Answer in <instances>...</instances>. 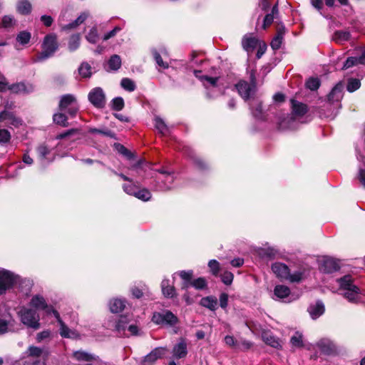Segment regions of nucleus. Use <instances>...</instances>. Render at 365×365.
<instances>
[{"instance_id": "obj_1", "label": "nucleus", "mask_w": 365, "mask_h": 365, "mask_svg": "<svg viewBox=\"0 0 365 365\" xmlns=\"http://www.w3.org/2000/svg\"><path fill=\"white\" fill-rule=\"evenodd\" d=\"M135 168L138 170V173L141 174V172L145 173V178H155V180L151 186L155 191L165 192L171 190L173 187V183L175 179L174 172L168 170L166 168H161L160 169L153 170V165L150 163L138 162Z\"/></svg>"}, {"instance_id": "obj_2", "label": "nucleus", "mask_w": 365, "mask_h": 365, "mask_svg": "<svg viewBox=\"0 0 365 365\" xmlns=\"http://www.w3.org/2000/svg\"><path fill=\"white\" fill-rule=\"evenodd\" d=\"M337 282L339 286V290L349 302L356 303L360 300V289L354 284L353 278L351 275H345L338 279Z\"/></svg>"}, {"instance_id": "obj_3", "label": "nucleus", "mask_w": 365, "mask_h": 365, "mask_svg": "<svg viewBox=\"0 0 365 365\" xmlns=\"http://www.w3.org/2000/svg\"><path fill=\"white\" fill-rule=\"evenodd\" d=\"M41 48V52L37 54L34 62H42L54 54L58 48L56 35L54 34H47L43 38Z\"/></svg>"}, {"instance_id": "obj_4", "label": "nucleus", "mask_w": 365, "mask_h": 365, "mask_svg": "<svg viewBox=\"0 0 365 365\" xmlns=\"http://www.w3.org/2000/svg\"><path fill=\"white\" fill-rule=\"evenodd\" d=\"M21 322L28 327L38 329L40 327L39 315L36 311L30 308L23 307L19 312Z\"/></svg>"}, {"instance_id": "obj_5", "label": "nucleus", "mask_w": 365, "mask_h": 365, "mask_svg": "<svg viewBox=\"0 0 365 365\" xmlns=\"http://www.w3.org/2000/svg\"><path fill=\"white\" fill-rule=\"evenodd\" d=\"M152 321L156 324L173 327L178 323V318L172 312L165 310L161 312H155Z\"/></svg>"}, {"instance_id": "obj_6", "label": "nucleus", "mask_w": 365, "mask_h": 365, "mask_svg": "<svg viewBox=\"0 0 365 365\" xmlns=\"http://www.w3.org/2000/svg\"><path fill=\"white\" fill-rule=\"evenodd\" d=\"M19 276L6 269H0V294L11 289L19 281Z\"/></svg>"}, {"instance_id": "obj_7", "label": "nucleus", "mask_w": 365, "mask_h": 365, "mask_svg": "<svg viewBox=\"0 0 365 365\" xmlns=\"http://www.w3.org/2000/svg\"><path fill=\"white\" fill-rule=\"evenodd\" d=\"M30 307L35 309L36 311H43L46 314H53L55 316V312H57L51 304H48L44 297L40 294L34 295L29 302Z\"/></svg>"}, {"instance_id": "obj_8", "label": "nucleus", "mask_w": 365, "mask_h": 365, "mask_svg": "<svg viewBox=\"0 0 365 365\" xmlns=\"http://www.w3.org/2000/svg\"><path fill=\"white\" fill-rule=\"evenodd\" d=\"M90 103L98 108H103L106 106V99L103 90L100 87H96L91 90L88 95Z\"/></svg>"}, {"instance_id": "obj_9", "label": "nucleus", "mask_w": 365, "mask_h": 365, "mask_svg": "<svg viewBox=\"0 0 365 365\" xmlns=\"http://www.w3.org/2000/svg\"><path fill=\"white\" fill-rule=\"evenodd\" d=\"M251 81L252 82V84L245 81H240L235 85L238 93L245 101L250 98L255 91V76L253 74L251 75Z\"/></svg>"}, {"instance_id": "obj_10", "label": "nucleus", "mask_w": 365, "mask_h": 365, "mask_svg": "<svg viewBox=\"0 0 365 365\" xmlns=\"http://www.w3.org/2000/svg\"><path fill=\"white\" fill-rule=\"evenodd\" d=\"M272 299H279L286 302H290L295 298H292L289 288L285 285H276L274 289Z\"/></svg>"}, {"instance_id": "obj_11", "label": "nucleus", "mask_w": 365, "mask_h": 365, "mask_svg": "<svg viewBox=\"0 0 365 365\" xmlns=\"http://www.w3.org/2000/svg\"><path fill=\"white\" fill-rule=\"evenodd\" d=\"M165 347H157L147 354L141 362V365H153L155 362L161 359L166 353Z\"/></svg>"}, {"instance_id": "obj_12", "label": "nucleus", "mask_w": 365, "mask_h": 365, "mask_svg": "<svg viewBox=\"0 0 365 365\" xmlns=\"http://www.w3.org/2000/svg\"><path fill=\"white\" fill-rule=\"evenodd\" d=\"M38 157L43 165L53 161L55 156L51 148L42 144L36 148Z\"/></svg>"}, {"instance_id": "obj_13", "label": "nucleus", "mask_w": 365, "mask_h": 365, "mask_svg": "<svg viewBox=\"0 0 365 365\" xmlns=\"http://www.w3.org/2000/svg\"><path fill=\"white\" fill-rule=\"evenodd\" d=\"M319 269L325 273H332L339 269V264L336 260L331 257H324L321 262Z\"/></svg>"}, {"instance_id": "obj_14", "label": "nucleus", "mask_w": 365, "mask_h": 365, "mask_svg": "<svg viewBox=\"0 0 365 365\" xmlns=\"http://www.w3.org/2000/svg\"><path fill=\"white\" fill-rule=\"evenodd\" d=\"M296 120L292 115L280 116L278 120V128L281 130H292L295 128Z\"/></svg>"}, {"instance_id": "obj_15", "label": "nucleus", "mask_w": 365, "mask_h": 365, "mask_svg": "<svg viewBox=\"0 0 365 365\" xmlns=\"http://www.w3.org/2000/svg\"><path fill=\"white\" fill-rule=\"evenodd\" d=\"M272 270L276 277L282 281L286 280L289 276V269L284 263L274 262L272 264Z\"/></svg>"}, {"instance_id": "obj_16", "label": "nucleus", "mask_w": 365, "mask_h": 365, "mask_svg": "<svg viewBox=\"0 0 365 365\" xmlns=\"http://www.w3.org/2000/svg\"><path fill=\"white\" fill-rule=\"evenodd\" d=\"M55 318L57 319V322H58L60 325V335L63 338H71L73 339L77 336V333L69 329L65 323L62 321V319L60 317L59 313L58 312H55Z\"/></svg>"}, {"instance_id": "obj_17", "label": "nucleus", "mask_w": 365, "mask_h": 365, "mask_svg": "<svg viewBox=\"0 0 365 365\" xmlns=\"http://www.w3.org/2000/svg\"><path fill=\"white\" fill-rule=\"evenodd\" d=\"M317 346L322 352L325 354L331 355L336 352V345L329 339H323L317 343Z\"/></svg>"}, {"instance_id": "obj_18", "label": "nucleus", "mask_w": 365, "mask_h": 365, "mask_svg": "<svg viewBox=\"0 0 365 365\" xmlns=\"http://www.w3.org/2000/svg\"><path fill=\"white\" fill-rule=\"evenodd\" d=\"M8 89L14 93H30L34 91V87L31 83L21 82L9 86Z\"/></svg>"}, {"instance_id": "obj_19", "label": "nucleus", "mask_w": 365, "mask_h": 365, "mask_svg": "<svg viewBox=\"0 0 365 365\" xmlns=\"http://www.w3.org/2000/svg\"><path fill=\"white\" fill-rule=\"evenodd\" d=\"M173 356L176 359L185 358L187 354V343L184 339H180L173 349Z\"/></svg>"}, {"instance_id": "obj_20", "label": "nucleus", "mask_w": 365, "mask_h": 365, "mask_svg": "<svg viewBox=\"0 0 365 365\" xmlns=\"http://www.w3.org/2000/svg\"><path fill=\"white\" fill-rule=\"evenodd\" d=\"M286 29L284 26L279 25L277 28V34L271 41L270 46L273 50H278L283 41L284 36L285 34Z\"/></svg>"}, {"instance_id": "obj_21", "label": "nucleus", "mask_w": 365, "mask_h": 365, "mask_svg": "<svg viewBox=\"0 0 365 365\" xmlns=\"http://www.w3.org/2000/svg\"><path fill=\"white\" fill-rule=\"evenodd\" d=\"M325 311L324 305L322 301H317L315 304H310L308 312L312 319H317L322 316Z\"/></svg>"}, {"instance_id": "obj_22", "label": "nucleus", "mask_w": 365, "mask_h": 365, "mask_svg": "<svg viewBox=\"0 0 365 365\" xmlns=\"http://www.w3.org/2000/svg\"><path fill=\"white\" fill-rule=\"evenodd\" d=\"M262 339L263 341L275 349H279L282 347L280 341L278 338H276L269 331H263L262 333Z\"/></svg>"}, {"instance_id": "obj_23", "label": "nucleus", "mask_w": 365, "mask_h": 365, "mask_svg": "<svg viewBox=\"0 0 365 365\" xmlns=\"http://www.w3.org/2000/svg\"><path fill=\"white\" fill-rule=\"evenodd\" d=\"M129 324L128 317L121 316L115 323V329L120 335L128 336L127 331Z\"/></svg>"}, {"instance_id": "obj_24", "label": "nucleus", "mask_w": 365, "mask_h": 365, "mask_svg": "<svg viewBox=\"0 0 365 365\" xmlns=\"http://www.w3.org/2000/svg\"><path fill=\"white\" fill-rule=\"evenodd\" d=\"M343 98V85L336 84L328 96L329 101L331 103L339 102Z\"/></svg>"}, {"instance_id": "obj_25", "label": "nucleus", "mask_w": 365, "mask_h": 365, "mask_svg": "<svg viewBox=\"0 0 365 365\" xmlns=\"http://www.w3.org/2000/svg\"><path fill=\"white\" fill-rule=\"evenodd\" d=\"M257 45V39L250 34L245 35L242 40V46L243 48L247 51H252Z\"/></svg>"}, {"instance_id": "obj_26", "label": "nucleus", "mask_w": 365, "mask_h": 365, "mask_svg": "<svg viewBox=\"0 0 365 365\" xmlns=\"http://www.w3.org/2000/svg\"><path fill=\"white\" fill-rule=\"evenodd\" d=\"M161 289L163 295L167 298H173L176 296L175 289L173 285L170 284V281L168 279H163Z\"/></svg>"}, {"instance_id": "obj_27", "label": "nucleus", "mask_w": 365, "mask_h": 365, "mask_svg": "<svg viewBox=\"0 0 365 365\" xmlns=\"http://www.w3.org/2000/svg\"><path fill=\"white\" fill-rule=\"evenodd\" d=\"M77 103L76 98L73 95L66 94L61 97L59 103L61 110H66L68 108Z\"/></svg>"}, {"instance_id": "obj_28", "label": "nucleus", "mask_w": 365, "mask_h": 365, "mask_svg": "<svg viewBox=\"0 0 365 365\" xmlns=\"http://www.w3.org/2000/svg\"><path fill=\"white\" fill-rule=\"evenodd\" d=\"M73 357L80 361H91L98 359V356L84 351H76L73 354Z\"/></svg>"}, {"instance_id": "obj_29", "label": "nucleus", "mask_w": 365, "mask_h": 365, "mask_svg": "<svg viewBox=\"0 0 365 365\" xmlns=\"http://www.w3.org/2000/svg\"><path fill=\"white\" fill-rule=\"evenodd\" d=\"M125 300L123 299H113L110 301L109 307L113 313H118L121 312L125 307Z\"/></svg>"}, {"instance_id": "obj_30", "label": "nucleus", "mask_w": 365, "mask_h": 365, "mask_svg": "<svg viewBox=\"0 0 365 365\" xmlns=\"http://www.w3.org/2000/svg\"><path fill=\"white\" fill-rule=\"evenodd\" d=\"M292 108L293 114L297 116H302L307 111V107L305 104L294 100H292Z\"/></svg>"}, {"instance_id": "obj_31", "label": "nucleus", "mask_w": 365, "mask_h": 365, "mask_svg": "<svg viewBox=\"0 0 365 365\" xmlns=\"http://www.w3.org/2000/svg\"><path fill=\"white\" fill-rule=\"evenodd\" d=\"M200 304L212 311H215L217 307V298L212 296L202 298Z\"/></svg>"}, {"instance_id": "obj_32", "label": "nucleus", "mask_w": 365, "mask_h": 365, "mask_svg": "<svg viewBox=\"0 0 365 365\" xmlns=\"http://www.w3.org/2000/svg\"><path fill=\"white\" fill-rule=\"evenodd\" d=\"M351 37V34L349 31H336L332 36V39L338 43H342L345 41H347L349 40Z\"/></svg>"}, {"instance_id": "obj_33", "label": "nucleus", "mask_w": 365, "mask_h": 365, "mask_svg": "<svg viewBox=\"0 0 365 365\" xmlns=\"http://www.w3.org/2000/svg\"><path fill=\"white\" fill-rule=\"evenodd\" d=\"M155 127L162 135H167L170 133L169 128L165 124L164 120L159 116H155L154 118Z\"/></svg>"}, {"instance_id": "obj_34", "label": "nucleus", "mask_w": 365, "mask_h": 365, "mask_svg": "<svg viewBox=\"0 0 365 365\" xmlns=\"http://www.w3.org/2000/svg\"><path fill=\"white\" fill-rule=\"evenodd\" d=\"M250 109L255 118L257 119H264V114L262 109V104L258 100L255 101L250 105Z\"/></svg>"}, {"instance_id": "obj_35", "label": "nucleus", "mask_w": 365, "mask_h": 365, "mask_svg": "<svg viewBox=\"0 0 365 365\" xmlns=\"http://www.w3.org/2000/svg\"><path fill=\"white\" fill-rule=\"evenodd\" d=\"M16 9L19 14L27 15L31 11V4L27 0H19L16 5Z\"/></svg>"}, {"instance_id": "obj_36", "label": "nucleus", "mask_w": 365, "mask_h": 365, "mask_svg": "<svg viewBox=\"0 0 365 365\" xmlns=\"http://www.w3.org/2000/svg\"><path fill=\"white\" fill-rule=\"evenodd\" d=\"M108 66L109 68V71H118L121 66L120 57L117 54L111 56L108 61Z\"/></svg>"}, {"instance_id": "obj_37", "label": "nucleus", "mask_w": 365, "mask_h": 365, "mask_svg": "<svg viewBox=\"0 0 365 365\" xmlns=\"http://www.w3.org/2000/svg\"><path fill=\"white\" fill-rule=\"evenodd\" d=\"M193 274L192 270L188 271H180L179 276L185 281L182 285V289H187L190 287V284L192 282L191 279Z\"/></svg>"}, {"instance_id": "obj_38", "label": "nucleus", "mask_w": 365, "mask_h": 365, "mask_svg": "<svg viewBox=\"0 0 365 365\" xmlns=\"http://www.w3.org/2000/svg\"><path fill=\"white\" fill-rule=\"evenodd\" d=\"M91 65L87 62H83L78 71L79 75L84 78H90L92 76V71H91Z\"/></svg>"}, {"instance_id": "obj_39", "label": "nucleus", "mask_w": 365, "mask_h": 365, "mask_svg": "<svg viewBox=\"0 0 365 365\" xmlns=\"http://www.w3.org/2000/svg\"><path fill=\"white\" fill-rule=\"evenodd\" d=\"M53 120L55 123L62 127H68L69 125L66 115L61 113L53 114Z\"/></svg>"}, {"instance_id": "obj_40", "label": "nucleus", "mask_w": 365, "mask_h": 365, "mask_svg": "<svg viewBox=\"0 0 365 365\" xmlns=\"http://www.w3.org/2000/svg\"><path fill=\"white\" fill-rule=\"evenodd\" d=\"M277 12V6L275 5L273 6L271 14H267L264 19V22L262 25L264 29H266L269 25L272 24L274 19V14H276Z\"/></svg>"}, {"instance_id": "obj_41", "label": "nucleus", "mask_w": 365, "mask_h": 365, "mask_svg": "<svg viewBox=\"0 0 365 365\" xmlns=\"http://www.w3.org/2000/svg\"><path fill=\"white\" fill-rule=\"evenodd\" d=\"M135 197L143 201H148L151 198V193L146 188H143L141 190L138 188Z\"/></svg>"}, {"instance_id": "obj_42", "label": "nucleus", "mask_w": 365, "mask_h": 365, "mask_svg": "<svg viewBox=\"0 0 365 365\" xmlns=\"http://www.w3.org/2000/svg\"><path fill=\"white\" fill-rule=\"evenodd\" d=\"M80 45V35L73 34L70 37L68 41V48L70 51H73L76 50Z\"/></svg>"}, {"instance_id": "obj_43", "label": "nucleus", "mask_w": 365, "mask_h": 365, "mask_svg": "<svg viewBox=\"0 0 365 365\" xmlns=\"http://www.w3.org/2000/svg\"><path fill=\"white\" fill-rule=\"evenodd\" d=\"M120 85L123 89L129 92L135 91L136 88L134 81L128 78H123L121 80Z\"/></svg>"}, {"instance_id": "obj_44", "label": "nucleus", "mask_w": 365, "mask_h": 365, "mask_svg": "<svg viewBox=\"0 0 365 365\" xmlns=\"http://www.w3.org/2000/svg\"><path fill=\"white\" fill-rule=\"evenodd\" d=\"M28 353L29 355L34 357H39L41 356L43 353H45V355L47 356L48 354V351L44 350L41 348L34 346H30L28 349Z\"/></svg>"}, {"instance_id": "obj_45", "label": "nucleus", "mask_w": 365, "mask_h": 365, "mask_svg": "<svg viewBox=\"0 0 365 365\" xmlns=\"http://www.w3.org/2000/svg\"><path fill=\"white\" fill-rule=\"evenodd\" d=\"M86 40L91 43H96L99 36L96 27H92L86 36Z\"/></svg>"}, {"instance_id": "obj_46", "label": "nucleus", "mask_w": 365, "mask_h": 365, "mask_svg": "<svg viewBox=\"0 0 365 365\" xmlns=\"http://www.w3.org/2000/svg\"><path fill=\"white\" fill-rule=\"evenodd\" d=\"M110 106L113 110H121L124 107V101L121 97L114 98L110 103Z\"/></svg>"}, {"instance_id": "obj_47", "label": "nucleus", "mask_w": 365, "mask_h": 365, "mask_svg": "<svg viewBox=\"0 0 365 365\" xmlns=\"http://www.w3.org/2000/svg\"><path fill=\"white\" fill-rule=\"evenodd\" d=\"M154 59L158 64V66L163 69L168 68L169 67V64L167 62L163 61V58L160 53L156 50L152 51Z\"/></svg>"}, {"instance_id": "obj_48", "label": "nucleus", "mask_w": 365, "mask_h": 365, "mask_svg": "<svg viewBox=\"0 0 365 365\" xmlns=\"http://www.w3.org/2000/svg\"><path fill=\"white\" fill-rule=\"evenodd\" d=\"M208 267L212 275L217 277L220 270V263L215 259H211L208 262Z\"/></svg>"}, {"instance_id": "obj_49", "label": "nucleus", "mask_w": 365, "mask_h": 365, "mask_svg": "<svg viewBox=\"0 0 365 365\" xmlns=\"http://www.w3.org/2000/svg\"><path fill=\"white\" fill-rule=\"evenodd\" d=\"M192 286L197 289H203L207 287V282L204 277H199L192 281L190 287Z\"/></svg>"}, {"instance_id": "obj_50", "label": "nucleus", "mask_w": 365, "mask_h": 365, "mask_svg": "<svg viewBox=\"0 0 365 365\" xmlns=\"http://www.w3.org/2000/svg\"><path fill=\"white\" fill-rule=\"evenodd\" d=\"M138 187L132 180L129 184H124L123 185V191L130 195L135 196Z\"/></svg>"}, {"instance_id": "obj_51", "label": "nucleus", "mask_w": 365, "mask_h": 365, "mask_svg": "<svg viewBox=\"0 0 365 365\" xmlns=\"http://www.w3.org/2000/svg\"><path fill=\"white\" fill-rule=\"evenodd\" d=\"M31 39V34L27 31H21L16 36V41L22 45L26 44Z\"/></svg>"}, {"instance_id": "obj_52", "label": "nucleus", "mask_w": 365, "mask_h": 365, "mask_svg": "<svg viewBox=\"0 0 365 365\" xmlns=\"http://www.w3.org/2000/svg\"><path fill=\"white\" fill-rule=\"evenodd\" d=\"M306 86L311 91H316L320 86V81L317 78H310L307 81Z\"/></svg>"}, {"instance_id": "obj_53", "label": "nucleus", "mask_w": 365, "mask_h": 365, "mask_svg": "<svg viewBox=\"0 0 365 365\" xmlns=\"http://www.w3.org/2000/svg\"><path fill=\"white\" fill-rule=\"evenodd\" d=\"M200 79L204 82V86L207 89L208 85L210 86H213V87L216 86L218 78L203 76L200 77Z\"/></svg>"}, {"instance_id": "obj_54", "label": "nucleus", "mask_w": 365, "mask_h": 365, "mask_svg": "<svg viewBox=\"0 0 365 365\" xmlns=\"http://www.w3.org/2000/svg\"><path fill=\"white\" fill-rule=\"evenodd\" d=\"M361 83L356 78H351L349 81L346 88L349 92H354L359 88Z\"/></svg>"}, {"instance_id": "obj_55", "label": "nucleus", "mask_w": 365, "mask_h": 365, "mask_svg": "<svg viewBox=\"0 0 365 365\" xmlns=\"http://www.w3.org/2000/svg\"><path fill=\"white\" fill-rule=\"evenodd\" d=\"M312 6L316 9L321 15H322L324 17L329 19V16L325 15L322 10L324 8V2L322 0H310Z\"/></svg>"}, {"instance_id": "obj_56", "label": "nucleus", "mask_w": 365, "mask_h": 365, "mask_svg": "<svg viewBox=\"0 0 365 365\" xmlns=\"http://www.w3.org/2000/svg\"><path fill=\"white\" fill-rule=\"evenodd\" d=\"M302 277L303 273L300 271L295 272L293 274H290L289 272L286 280L290 282H299L302 279Z\"/></svg>"}, {"instance_id": "obj_57", "label": "nucleus", "mask_w": 365, "mask_h": 365, "mask_svg": "<svg viewBox=\"0 0 365 365\" xmlns=\"http://www.w3.org/2000/svg\"><path fill=\"white\" fill-rule=\"evenodd\" d=\"M11 134L6 129L0 128V144L3 145L9 142Z\"/></svg>"}, {"instance_id": "obj_58", "label": "nucleus", "mask_w": 365, "mask_h": 365, "mask_svg": "<svg viewBox=\"0 0 365 365\" xmlns=\"http://www.w3.org/2000/svg\"><path fill=\"white\" fill-rule=\"evenodd\" d=\"M220 277H221L222 282L224 284H225L227 285H230L232 284V282L233 281L234 275L230 272H225L220 275Z\"/></svg>"}, {"instance_id": "obj_59", "label": "nucleus", "mask_w": 365, "mask_h": 365, "mask_svg": "<svg viewBox=\"0 0 365 365\" xmlns=\"http://www.w3.org/2000/svg\"><path fill=\"white\" fill-rule=\"evenodd\" d=\"M290 342L294 346L300 347L302 346V336L299 333H295L294 336H292L290 339Z\"/></svg>"}, {"instance_id": "obj_60", "label": "nucleus", "mask_w": 365, "mask_h": 365, "mask_svg": "<svg viewBox=\"0 0 365 365\" xmlns=\"http://www.w3.org/2000/svg\"><path fill=\"white\" fill-rule=\"evenodd\" d=\"M78 130L72 128L56 135V139L61 140L78 133Z\"/></svg>"}, {"instance_id": "obj_61", "label": "nucleus", "mask_w": 365, "mask_h": 365, "mask_svg": "<svg viewBox=\"0 0 365 365\" xmlns=\"http://www.w3.org/2000/svg\"><path fill=\"white\" fill-rule=\"evenodd\" d=\"M359 63V58L356 57H349L344 62L343 66V69H347L349 68L352 67L354 65H356Z\"/></svg>"}, {"instance_id": "obj_62", "label": "nucleus", "mask_w": 365, "mask_h": 365, "mask_svg": "<svg viewBox=\"0 0 365 365\" xmlns=\"http://www.w3.org/2000/svg\"><path fill=\"white\" fill-rule=\"evenodd\" d=\"M14 19L11 16H4L2 18V26L4 28L11 27L14 24Z\"/></svg>"}, {"instance_id": "obj_63", "label": "nucleus", "mask_w": 365, "mask_h": 365, "mask_svg": "<svg viewBox=\"0 0 365 365\" xmlns=\"http://www.w3.org/2000/svg\"><path fill=\"white\" fill-rule=\"evenodd\" d=\"M190 158H192L193 163L199 169L203 170L207 168L206 163L199 157L195 155H190Z\"/></svg>"}, {"instance_id": "obj_64", "label": "nucleus", "mask_w": 365, "mask_h": 365, "mask_svg": "<svg viewBox=\"0 0 365 365\" xmlns=\"http://www.w3.org/2000/svg\"><path fill=\"white\" fill-rule=\"evenodd\" d=\"M89 133L102 134L103 135L108 136L110 138L114 137L113 133L108 130H100V129H97V128H90Z\"/></svg>"}]
</instances>
